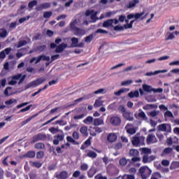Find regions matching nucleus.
<instances>
[{"mask_svg":"<svg viewBox=\"0 0 179 179\" xmlns=\"http://www.w3.org/2000/svg\"><path fill=\"white\" fill-rule=\"evenodd\" d=\"M26 157L33 158L36 156V152L34 151H29L26 155Z\"/></svg>","mask_w":179,"mask_h":179,"instance_id":"47","label":"nucleus"},{"mask_svg":"<svg viewBox=\"0 0 179 179\" xmlns=\"http://www.w3.org/2000/svg\"><path fill=\"white\" fill-rule=\"evenodd\" d=\"M159 177H160V173H155L152 174L151 179H159Z\"/></svg>","mask_w":179,"mask_h":179,"instance_id":"64","label":"nucleus"},{"mask_svg":"<svg viewBox=\"0 0 179 179\" xmlns=\"http://www.w3.org/2000/svg\"><path fill=\"white\" fill-rule=\"evenodd\" d=\"M27 44V41H20L18 42V45L17 46V48H20V47H23V45H26Z\"/></svg>","mask_w":179,"mask_h":179,"instance_id":"53","label":"nucleus"},{"mask_svg":"<svg viewBox=\"0 0 179 179\" xmlns=\"http://www.w3.org/2000/svg\"><path fill=\"white\" fill-rule=\"evenodd\" d=\"M55 124H57L58 125H60L61 127H64L66 125L67 122L64 121V120H57Z\"/></svg>","mask_w":179,"mask_h":179,"instance_id":"48","label":"nucleus"},{"mask_svg":"<svg viewBox=\"0 0 179 179\" xmlns=\"http://www.w3.org/2000/svg\"><path fill=\"white\" fill-rule=\"evenodd\" d=\"M179 168V162H173L171 164L170 169L171 170H176V169Z\"/></svg>","mask_w":179,"mask_h":179,"instance_id":"36","label":"nucleus"},{"mask_svg":"<svg viewBox=\"0 0 179 179\" xmlns=\"http://www.w3.org/2000/svg\"><path fill=\"white\" fill-rule=\"evenodd\" d=\"M171 152H173V148H166L162 153V156H166V155H170V153H171Z\"/></svg>","mask_w":179,"mask_h":179,"instance_id":"32","label":"nucleus"},{"mask_svg":"<svg viewBox=\"0 0 179 179\" xmlns=\"http://www.w3.org/2000/svg\"><path fill=\"white\" fill-rule=\"evenodd\" d=\"M129 97L130 99H134V97H139V91L136 90L134 92H131L128 94Z\"/></svg>","mask_w":179,"mask_h":179,"instance_id":"27","label":"nucleus"},{"mask_svg":"<svg viewBox=\"0 0 179 179\" xmlns=\"http://www.w3.org/2000/svg\"><path fill=\"white\" fill-rule=\"evenodd\" d=\"M121 177L122 179H135V176L134 175H129V174H124Z\"/></svg>","mask_w":179,"mask_h":179,"instance_id":"45","label":"nucleus"},{"mask_svg":"<svg viewBox=\"0 0 179 179\" xmlns=\"http://www.w3.org/2000/svg\"><path fill=\"white\" fill-rule=\"evenodd\" d=\"M107 141L110 142V143H113L117 141V134L114 133H110L107 136Z\"/></svg>","mask_w":179,"mask_h":179,"instance_id":"17","label":"nucleus"},{"mask_svg":"<svg viewBox=\"0 0 179 179\" xmlns=\"http://www.w3.org/2000/svg\"><path fill=\"white\" fill-rule=\"evenodd\" d=\"M144 139L145 138L143 137H138L135 136L132 138L131 140L132 145H134V146H139V143H141L142 141H144Z\"/></svg>","mask_w":179,"mask_h":179,"instance_id":"9","label":"nucleus"},{"mask_svg":"<svg viewBox=\"0 0 179 179\" xmlns=\"http://www.w3.org/2000/svg\"><path fill=\"white\" fill-rule=\"evenodd\" d=\"M136 3H139V0H132L129 3L127 8H134L136 6Z\"/></svg>","mask_w":179,"mask_h":179,"instance_id":"38","label":"nucleus"},{"mask_svg":"<svg viewBox=\"0 0 179 179\" xmlns=\"http://www.w3.org/2000/svg\"><path fill=\"white\" fill-rule=\"evenodd\" d=\"M117 110L120 113H122V114L127 112L125 107H124V106H120Z\"/></svg>","mask_w":179,"mask_h":179,"instance_id":"61","label":"nucleus"},{"mask_svg":"<svg viewBox=\"0 0 179 179\" xmlns=\"http://www.w3.org/2000/svg\"><path fill=\"white\" fill-rule=\"evenodd\" d=\"M127 163H128V162L127 161V159L122 158L120 159V166H125L127 164Z\"/></svg>","mask_w":179,"mask_h":179,"instance_id":"59","label":"nucleus"},{"mask_svg":"<svg viewBox=\"0 0 179 179\" xmlns=\"http://www.w3.org/2000/svg\"><path fill=\"white\" fill-rule=\"evenodd\" d=\"M164 118H174V115L170 110H167L164 113Z\"/></svg>","mask_w":179,"mask_h":179,"instance_id":"34","label":"nucleus"},{"mask_svg":"<svg viewBox=\"0 0 179 179\" xmlns=\"http://www.w3.org/2000/svg\"><path fill=\"white\" fill-rule=\"evenodd\" d=\"M60 43H62V38H57L55 40V43H50V48H56L55 52L57 53H61L64 52V50L65 48H69V46H68V44L65 43H62L60 45H58L57 46V44H59Z\"/></svg>","mask_w":179,"mask_h":179,"instance_id":"1","label":"nucleus"},{"mask_svg":"<svg viewBox=\"0 0 179 179\" xmlns=\"http://www.w3.org/2000/svg\"><path fill=\"white\" fill-rule=\"evenodd\" d=\"M143 108L144 110H145L146 111H148L149 110H152V108H157V106H156L155 104H147V105L144 106L143 107Z\"/></svg>","mask_w":179,"mask_h":179,"instance_id":"29","label":"nucleus"},{"mask_svg":"<svg viewBox=\"0 0 179 179\" xmlns=\"http://www.w3.org/2000/svg\"><path fill=\"white\" fill-rule=\"evenodd\" d=\"M143 89L144 92H146L147 93H150V92H152L153 88L150 85H148L146 84L143 85Z\"/></svg>","mask_w":179,"mask_h":179,"instance_id":"28","label":"nucleus"},{"mask_svg":"<svg viewBox=\"0 0 179 179\" xmlns=\"http://www.w3.org/2000/svg\"><path fill=\"white\" fill-rule=\"evenodd\" d=\"M31 165L32 166V167H36V169H40V167L43 166V164L38 162H31Z\"/></svg>","mask_w":179,"mask_h":179,"instance_id":"44","label":"nucleus"},{"mask_svg":"<svg viewBox=\"0 0 179 179\" xmlns=\"http://www.w3.org/2000/svg\"><path fill=\"white\" fill-rule=\"evenodd\" d=\"M85 117V114L83 113L81 115H76L74 117H73V120H75L76 121H78V120H82L83 118Z\"/></svg>","mask_w":179,"mask_h":179,"instance_id":"51","label":"nucleus"},{"mask_svg":"<svg viewBox=\"0 0 179 179\" xmlns=\"http://www.w3.org/2000/svg\"><path fill=\"white\" fill-rule=\"evenodd\" d=\"M36 157L37 159H43L44 157V152L39 151L36 153Z\"/></svg>","mask_w":179,"mask_h":179,"instance_id":"56","label":"nucleus"},{"mask_svg":"<svg viewBox=\"0 0 179 179\" xmlns=\"http://www.w3.org/2000/svg\"><path fill=\"white\" fill-rule=\"evenodd\" d=\"M64 138H65V135L64 134L56 135L53 141L54 145H59V142L64 141Z\"/></svg>","mask_w":179,"mask_h":179,"instance_id":"13","label":"nucleus"},{"mask_svg":"<svg viewBox=\"0 0 179 179\" xmlns=\"http://www.w3.org/2000/svg\"><path fill=\"white\" fill-rule=\"evenodd\" d=\"M69 177L68 172L62 171L60 173L56 175V178L58 179H67Z\"/></svg>","mask_w":179,"mask_h":179,"instance_id":"21","label":"nucleus"},{"mask_svg":"<svg viewBox=\"0 0 179 179\" xmlns=\"http://www.w3.org/2000/svg\"><path fill=\"white\" fill-rule=\"evenodd\" d=\"M134 22H135V20H131L129 24L127 23V24H124V28L125 29H132V24H134Z\"/></svg>","mask_w":179,"mask_h":179,"instance_id":"58","label":"nucleus"},{"mask_svg":"<svg viewBox=\"0 0 179 179\" xmlns=\"http://www.w3.org/2000/svg\"><path fill=\"white\" fill-rule=\"evenodd\" d=\"M86 16H90L91 15V22L94 23L96 20H99V18H97V11H94V10H88L85 12Z\"/></svg>","mask_w":179,"mask_h":179,"instance_id":"5","label":"nucleus"},{"mask_svg":"<svg viewBox=\"0 0 179 179\" xmlns=\"http://www.w3.org/2000/svg\"><path fill=\"white\" fill-rule=\"evenodd\" d=\"M106 93V89L101 88V89L95 91L94 92V94H104Z\"/></svg>","mask_w":179,"mask_h":179,"instance_id":"46","label":"nucleus"},{"mask_svg":"<svg viewBox=\"0 0 179 179\" xmlns=\"http://www.w3.org/2000/svg\"><path fill=\"white\" fill-rule=\"evenodd\" d=\"M115 24H118V20H108L103 22V27H114Z\"/></svg>","mask_w":179,"mask_h":179,"instance_id":"8","label":"nucleus"},{"mask_svg":"<svg viewBox=\"0 0 179 179\" xmlns=\"http://www.w3.org/2000/svg\"><path fill=\"white\" fill-rule=\"evenodd\" d=\"M14 103H15V104H16V103H17V101L15 99H10L5 101V104H6L7 106H10L11 104H13Z\"/></svg>","mask_w":179,"mask_h":179,"instance_id":"42","label":"nucleus"},{"mask_svg":"<svg viewBox=\"0 0 179 179\" xmlns=\"http://www.w3.org/2000/svg\"><path fill=\"white\" fill-rule=\"evenodd\" d=\"M104 104V101L101 100V98H99L95 101V103H94V107L97 108V107H101Z\"/></svg>","mask_w":179,"mask_h":179,"instance_id":"24","label":"nucleus"},{"mask_svg":"<svg viewBox=\"0 0 179 179\" xmlns=\"http://www.w3.org/2000/svg\"><path fill=\"white\" fill-rule=\"evenodd\" d=\"M176 38V36L173 32L169 33V35L165 38L166 41H169V40H173Z\"/></svg>","mask_w":179,"mask_h":179,"instance_id":"49","label":"nucleus"},{"mask_svg":"<svg viewBox=\"0 0 179 179\" xmlns=\"http://www.w3.org/2000/svg\"><path fill=\"white\" fill-rule=\"evenodd\" d=\"M87 157H91V159H96L97 157V154L94 151L89 150L87 154Z\"/></svg>","mask_w":179,"mask_h":179,"instance_id":"33","label":"nucleus"},{"mask_svg":"<svg viewBox=\"0 0 179 179\" xmlns=\"http://www.w3.org/2000/svg\"><path fill=\"white\" fill-rule=\"evenodd\" d=\"M71 45L69 46V48H72L73 47H78V43H79V40L78 38H71Z\"/></svg>","mask_w":179,"mask_h":179,"instance_id":"25","label":"nucleus"},{"mask_svg":"<svg viewBox=\"0 0 179 179\" xmlns=\"http://www.w3.org/2000/svg\"><path fill=\"white\" fill-rule=\"evenodd\" d=\"M44 82H45V78L37 79L36 80H34L29 83L28 85H27L25 87V89H30V87H36L37 86H39V85L44 83Z\"/></svg>","mask_w":179,"mask_h":179,"instance_id":"3","label":"nucleus"},{"mask_svg":"<svg viewBox=\"0 0 179 179\" xmlns=\"http://www.w3.org/2000/svg\"><path fill=\"white\" fill-rule=\"evenodd\" d=\"M12 48H7L1 51L0 52V59H5V58H6V55H8V54H10Z\"/></svg>","mask_w":179,"mask_h":179,"instance_id":"11","label":"nucleus"},{"mask_svg":"<svg viewBox=\"0 0 179 179\" xmlns=\"http://www.w3.org/2000/svg\"><path fill=\"white\" fill-rule=\"evenodd\" d=\"M93 125L94 127H99V125H104V120L101 117L94 119Z\"/></svg>","mask_w":179,"mask_h":179,"instance_id":"19","label":"nucleus"},{"mask_svg":"<svg viewBox=\"0 0 179 179\" xmlns=\"http://www.w3.org/2000/svg\"><path fill=\"white\" fill-rule=\"evenodd\" d=\"M127 92H129V88H122L119 90L117 92H115L114 94L115 96H120L122 94V93H127Z\"/></svg>","mask_w":179,"mask_h":179,"instance_id":"23","label":"nucleus"},{"mask_svg":"<svg viewBox=\"0 0 179 179\" xmlns=\"http://www.w3.org/2000/svg\"><path fill=\"white\" fill-rule=\"evenodd\" d=\"M80 132L85 136H87V127L83 126L80 129Z\"/></svg>","mask_w":179,"mask_h":179,"instance_id":"37","label":"nucleus"},{"mask_svg":"<svg viewBox=\"0 0 179 179\" xmlns=\"http://www.w3.org/2000/svg\"><path fill=\"white\" fill-rule=\"evenodd\" d=\"M52 16V12L51 11H45L43 13V17L45 19H50Z\"/></svg>","mask_w":179,"mask_h":179,"instance_id":"41","label":"nucleus"},{"mask_svg":"<svg viewBox=\"0 0 179 179\" xmlns=\"http://www.w3.org/2000/svg\"><path fill=\"white\" fill-rule=\"evenodd\" d=\"M139 171L142 177H149L152 174V171L147 166L141 167Z\"/></svg>","mask_w":179,"mask_h":179,"instance_id":"6","label":"nucleus"},{"mask_svg":"<svg viewBox=\"0 0 179 179\" xmlns=\"http://www.w3.org/2000/svg\"><path fill=\"white\" fill-rule=\"evenodd\" d=\"M94 118L92 116H87L83 122L86 125H90V124H92L94 122Z\"/></svg>","mask_w":179,"mask_h":179,"instance_id":"22","label":"nucleus"},{"mask_svg":"<svg viewBox=\"0 0 179 179\" xmlns=\"http://www.w3.org/2000/svg\"><path fill=\"white\" fill-rule=\"evenodd\" d=\"M129 155L130 156L135 157V156H138V155H139V152L137 150L131 149L129 151Z\"/></svg>","mask_w":179,"mask_h":179,"instance_id":"40","label":"nucleus"},{"mask_svg":"<svg viewBox=\"0 0 179 179\" xmlns=\"http://www.w3.org/2000/svg\"><path fill=\"white\" fill-rule=\"evenodd\" d=\"M141 152L143 156H148V155H152V150L150 148H143L141 149Z\"/></svg>","mask_w":179,"mask_h":179,"instance_id":"26","label":"nucleus"},{"mask_svg":"<svg viewBox=\"0 0 179 179\" xmlns=\"http://www.w3.org/2000/svg\"><path fill=\"white\" fill-rule=\"evenodd\" d=\"M126 132L129 134V135H134L136 134V127L134 126L132 124H127L125 126Z\"/></svg>","mask_w":179,"mask_h":179,"instance_id":"7","label":"nucleus"},{"mask_svg":"<svg viewBox=\"0 0 179 179\" xmlns=\"http://www.w3.org/2000/svg\"><path fill=\"white\" fill-rule=\"evenodd\" d=\"M35 149H38V150H41L43 149H45V145L43 143H37L34 145Z\"/></svg>","mask_w":179,"mask_h":179,"instance_id":"30","label":"nucleus"},{"mask_svg":"<svg viewBox=\"0 0 179 179\" xmlns=\"http://www.w3.org/2000/svg\"><path fill=\"white\" fill-rule=\"evenodd\" d=\"M72 136L73 139L78 140L79 139V133H78V131H73Z\"/></svg>","mask_w":179,"mask_h":179,"instance_id":"63","label":"nucleus"},{"mask_svg":"<svg viewBox=\"0 0 179 179\" xmlns=\"http://www.w3.org/2000/svg\"><path fill=\"white\" fill-rule=\"evenodd\" d=\"M34 117H35L34 115H32V116L29 117V118H27V120H25L24 121H23V122H22V125H26V124L30 122V121H31L33 118H34Z\"/></svg>","mask_w":179,"mask_h":179,"instance_id":"52","label":"nucleus"},{"mask_svg":"<svg viewBox=\"0 0 179 179\" xmlns=\"http://www.w3.org/2000/svg\"><path fill=\"white\" fill-rule=\"evenodd\" d=\"M59 59V55H52L51 57V61L50 62V64H51V62H54V61H56V59Z\"/></svg>","mask_w":179,"mask_h":179,"instance_id":"60","label":"nucleus"},{"mask_svg":"<svg viewBox=\"0 0 179 179\" xmlns=\"http://www.w3.org/2000/svg\"><path fill=\"white\" fill-rule=\"evenodd\" d=\"M47 139V136L43 134H38L34 136L31 140V143H36V142H38V141H45Z\"/></svg>","mask_w":179,"mask_h":179,"instance_id":"4","label":"nucleus"},{"mask_svg":"<svg viewBox=\"0 0 179 179\" xmlns=\"http://www.w3.org/2000/svg\"><path fill=\"white\" fill-rule=\"evenodd\" d=\"M155 159H156V156L155 155H143V162L144 163H150L151 162H153Z\"/></svg>","mask_w":179,"mask_h":179,"instance_id":"12","label":"nucleus"},{"mask_svg":"<svg viewBox=\"0 0 179 179\" xmlns=\"http://www.w3.org/2000/svg\"><path fill=\"white\" fill-rule=\"evenodd\" d=\"M6 36H8V31H6L5 29H0V37L3 38L6 37Z\"/></svg>","mask_w":179,"mask_h":179,"instance_id":"39","label":"nucleus"},{"mask_svg":"<svg viewBox=\"0 0 179 179\" xmlns=\"http://www.w3.org/2000/svg\"><path fill=\"white\" fill-rule=\"evenodd\" d=\"M169 72L168 70H158L155 71V72H148L145 73V76H153L155 75H159V73H166Z\"/></svg>","mask_w":179,"mask_h":179,"instance_id":"16","label":"nucleus"},{"mask_svg":"<svg viewBox=\"0 0 179 179\" xmlns=\"http://www.w3.org/2000/svg\"><path fill=\"white\" fill-rule=\"evenodd\" d=\"M36 5H37V1L34 0L29 3L28 6H29V8H33L34 6H36Z\"/></svg>","mask_w":179,"mask_h":179,"instance_id":"57","label":"nucleus"},{"mask_svg":"<svg viewBox=\"0 0 179 179\" xmlns=\"http://www.w3.org/2000/svg\"><path fill=\"white\" fill-rule=\"evenodd\" d=\"M87 169H89V165H87V164H82L80 166V170H82L83 171H86V170H87Z\"/></svg>","mask_w":179,"mask_h":179,"instance_id":"55","label":"nucleus"},{"mask_svg":"<svg viewBox=\"0 0 179 179\" xmlns=\"http://www.w3.org/2000/svg\"><path fill=\"white\" fill-rule=\"evenodd\" d=\"M122 115L127 121H134V116L131 112L126 111L122 114Z\"/></svg>","mask_w":179,"mask_h":179,"instance_id":"20","label":"nucleus"},{"mask_svg":"<svg viewBox=\"0 0 179 179\" xmlns=\"http://www.w3.org/2000/svg\"><path fill=\"white\" fill-rule=\"evenodd\" d=\"M161 164H162L165 167H167V166H170V161H169L167 159H163L161 162Z\"/></svg>","mask_w":179,"mask_h":179,"instance_id":"54","label":"nucleus"},{"mask_svg":"<svg viewBox=\"0 0 179 179\" xmlns=\"http://www.w3.org/2000/svg\"><path fill=\"white\" fill-rule=\"evenodd\" d=\"M96 173H97L96 169H90V171H88V177H90V178H93V176H94V174H96Z\"/></svg>","mask_w":179,"mask_h":179,"instance_id":"43","label":"nucleus"},{"mask_svg":"<svg viewBox=\"0 0 179 179\" xmlns=\"http://www.w3.org/2000/svg\"><path fill=\"white\" fill-rule=\"evenodd\" d=\"M93 40V35H89L85 38V43H90Z\"/></svg>","mask_w":179,"mask_h":179,"instance_id":"62","label":"nucleus"},{"mask_svg":"<svg viewBox=\"0 0 179 179\" xmlns=\"http://www.w3.org/2000/svg\"><path fill=\"white\" fill-rule=\"evenodd\" d=\"M138 117L142 118L144 121H148V116H146V113L142 110H141V112L138 114Z\"/></svg>","mask_w":179,"mask_h":179,"instance_id":"35","label":"nucleus"},{"mask_svg":"<svg viewBox=\"0 0 179 179\" xmlns=\"http://www.w3.org/2000/svg\"><path fill=\"white\" fill-rule=\"evenodd\" d=\"M110 124H112V125H115V127H118V125L121 124V118L117 116L112 117L110 118Z\"/></svg>","mask_w":179,"mask_h":179,"instance_id":"14","label":"nucleus"},{"mask_svg":"<svg viewBox=\"0 0 179 179\" xmlns=\"http://www.w3.org/2000/svg\"><path fill=\"white\" fill-rule=\"evenodd\" d=\"M51 7V3H43L39 4L36 8V10L40 11L43 10V9H48V8Z\"/></svg>","mask_w":179,"mask_h":179,"instance_id":"10","label":"nucleus"},{"mask_svg":"<svg viewBox=\"0 0 179 179\" xmlns=\"http://www.w3.org/2000/svg\"><path fill=\"white\" fill-rule=\"evenodd\" d=\"M25 79H26V75L22 76L21 73H18L12 77V79L8 83V85H10V86H15V85L17 83V80H19L20 81L18 82V85H22V83H23Z\"/></svg>","mask_w":179,"mask_h":179,"instance_id":"2","label":"nucleus"},{"mask_svg":"<svg viewBox=\"0 0 179 179\" xmlns=\"http://www.w3.org/2000/svg\"><path fill=\"white\" fill-rule=\"evenodd\" d=\"M157 142V138L155 134H148L147 136V143L148 144L150 143H156Z\"/></svg>","mask_w":179,"mask_h":179,"instance_id":"15","label":"nucleus"},{"mask_svg":"<svg viewBox=\"0 0 179 179\" xmlns=\"http://www.w3.org/2000/svg\"><path fill=\"white\" fill-rule=\"evenodd\" d=\"M159 131H169L171 129V126L169 124H162L159 125Z\"/></svg>","mask_w":179,"mask_h":179,"instance_id":"18","label":"nucleus"},{"mask_svg":"<svg viewBox=\"0 0 179 179\" xmlns=\"http://www.w3.org/2000/svg\"><path fill=\"white\" fill-rule=\"evenodd\" d=\"M147 114L149 117H157V115L159 114H160V111H159V110H152L151 112L147 113Z\"/></svg>","mask_w":179,"mask_h":179,"instance_id":"31","label":"nucleus"},{"mask_svg":"<svg viewBox=\"0 0 179 179\" xmlns=\"http://www.w3.org/2000/svg\"><path fill=\"white\" fill-rule=\"evenodd\" d=\"M134 81L132 80H127L125 81H123L121 83L122 86H128L129 85H131Z\"/></svg>","mask_w":179,"mask_h":179,"instance_id":"50","label":"nucleus"}]
</instances>
